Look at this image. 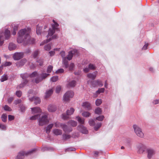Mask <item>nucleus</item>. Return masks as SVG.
I'll return each instance as SVG.
<instances>
[{
	"label": "nucleus",
	"instance_id": "obj_1",
	"mask_svg": "<svg viewBox=\"0 0 159 159\" xmlns=\"http://www.w3.org/2000/svg\"><path fill=\"white\" fill-rule=\"evenodd\" d=\"M49 75L50 74L48 73H46L43 72L40 74H38L35 71L33 72L30 75L26 73L21 74L20 75V77L23 79V82L22 84H20L19 87L20 88L23 87L28 83V80L30 78L36 77L35 80V82L36 83L38 84L43 80L46 79Z\"/></svg>",
	"mask_w": 159,
	"mask_h": 159
},
{
	"label": "nucleus",
	"instance_id": "obj_2",
	"mask_svg": "<svg viewBox=\"0 0 159 159\" xmlns=\"http://www.w3.org/2000/svg\"><path fill=\"white\" fill-rule=\"evenodd\" d=\"M30 30L28 29L20 30L18 33L19 36L17 38V42L20 43H23L25 45L33 44L34 42V39L33 38H30Z\"/></svg>",
	"mask_w": 159,
	"mask_h": 159
},
{
	"label": "nucleus",
	"instance_id": "obj_3",
	"mask_svg": "<svg viewBox=\"0 0 159 159\" xmlns=\"http://www.w3.org/2000/svg\"><path fill=\"white\" fill-rule=\"evenodd\" d=\"M48 114L45 113L41 115H40L39 120V125L42 126L48 123L49 120L48 117Z\"/></svg>",
	"mask_w": 159,
	"mask_h": 159
},
{
	"label": "nucleus",
	"instance_id": "obj_4",
	"mask_svg": "<svg viewBox=\"0 0 159 159\" xmlns=\"http://www.w3.org/2000/svg\"><path fill=\"white\" fill-rule=\"evenodd\" d=\"M53 24L52 25V28H50L48 32V34L47 35L48 38L49 36H52L55 33V31H58L59 30L58 28L59 25L58 24L55 22L54 20H53Z\"/></svg>",
	"mask_w": 159,
	"mask_h": 159
},
{
	"label": "nucleus",
	"instance_id": "obj_5",
	"mask_svg": "<svg viewBox=\"0 0 159 159\" xmlns=\"http://www.w3.org/2000/svg\"><path fill=\"white\" fill-rule=\"evenodd\" d=\"M133 128L136 135L140 138H144V135L142 129L136 125H134Z\"/></svg>",
	"mask_w": 159,
	"mask_h": 159
},
{
	"label": "nucleus",
	"instance_id": "obj_6",
	"mask_svg": "<svg viewBox=\"0 0 159 159\" xmlns=\"http://www.w3.org/2000/svg\"><path fill=\"white\" fill-rule=\"evenodd\" d=\"M35 150V149H32L28 152H20L17 155L16 159H23L24 158L25 155H27L31 154Z\"/></svg>",
	"mask_w": 159,
	"mask_h": 159
},
{
	"label": "nucleus",
	"instance_id": "obj_7",
	"mask_svg": "<svg viewBox=\"0 0 159 159\" xmlns=\"http://www.w3.org/2000/svg\"><path fill=\"white\" fill-rule=\"evenodd\" d=\"M137 147L138 149V152L140 154H143L147 149L146 146L142 143L138 144Z\"/></svg>",
	"mask_w": 159,
	"mask_h": 159
},
{
	"label": "nucleus",
	"instance_id": "obj_8",
	"mask_svg": "<svg viewBox=\"0 0 159 159\" xmlns=\"http://www.w3.org/2000/svg\"><path fill=\"white\" fill-rule=\"evenodd\" d=\"M74 95V93L72 91H68L64 95L63 99L66 101H68L70 98L73 97Z\"/></svg>",
	"mask_w": 159,
	"mask_h": 159
},
{
	"label": "nucleus",
	"instance_id": "obj_9",
	"mask_svg": "<svg viewBox=\"0 0 159 159\" xmlns=\"http://www.w3.org/2000/svg\"><path fill=\"white\" fill-rule=\"evenodd\" d=\"M74 109L73 108H70V109H68L66 111V114H63L62 115V118L64 120H67L69 118L68 116L72 114L74 111Z\"/></svg>",
	"mask_w": 159,
	"mask_h": 159
},
{
	"label": "nucleus",
	"instance_id": "obj_10",
	"mask_svg": "<svg viewBox=\"0 0 159 159\" xmlns=\"http://www.w3.org/2000/svg\"><path fill=\"white\" fill-rule=\"evenodd\" d=\"M147 157L149 159H151L152 156L156 153L155 150L152 148H148L147 150Z\"/></svg>",
	"mask_w": 159,
	"mask_h": 159
},
{
	"label": "nucleus",
	"instance_id": "obj_11",
	"mask_svg": "<svg viewBox=\"0 0 159 159\" xmlns=\"http://www.w3.org/2000/svg\"><path fill=\"white\" fill-rule=\"evenodd\" d=\"M23 52H16L14 54L13 58L15 60H18L22 58L23 57Z\"/></svg>",
	"mask_w": 159,
	"mask_h": 159
},
{
	"label": "nucleus",
	"instance_id": "obj_12",
	"mask_svg": "<svg viewBox=\"0 0 159 159\" xmlns=\"http://www.w3.org/2000/svg\"><path fill=\"white\" fill-rule=\"evenodd\" d=\"M78 130L80 131L83 134H87L88 132L86 128L84 127L83 125H80L77 127Z\"/></svg>",
	"mask_w": 159,
	"mask_h": 159
},
{
	"label": "nucleus",
	"instance_id": "obj_13",
	"mask_svg": "<svg viewBox=\"0 0 159 159\" xmlns=\"http://www.w3.org/2000/svg\"><path fill=\"white\" fill-rule=\"evenodd\" d=\"M82 106L86 110H89L91 109L90 103L87 102H83Z\"/></svg>",
	"mask_w": 159,
	"mask_h": 159
},
{
	"label": "nucleus",
	"instance_id": "obj_14",
	"mask_svg": "<svg viewBox=\"0 0 159 159\" xmlns=\"http://www.w3.org/2000/svg\"><path fill=\"white\" fill-rule=\"evenodd\" d=\"M29 100L30 102L34 101V103L36 105L40 103L41 102L40 98L35 97H33L32 98L29 97Z\"/></svg>",
	"mask_w": 159,
	"mask_h": 159
},
{
	"label": "nucleus",
	"instance_id": "obj_15",
	"mask_svg": "<svg viewBox=\"0 0 159 159\" xmlns=\"http://www.w3.org/2000/svg\"><path fill=\"white\" fill-rule=\"evenodd\" d=\"M32 113L33 114H39L41 112V110L39 107H34L31 108Z\"/></svg>",
	"mask_w": 159,
	"mask_h": 159
},
{
	"label": "nucleus",
	"instance_id": "obj_16",
	"mask_svg": "<svg viewBox=\"0 0 159 159\" xmlns=\"http://www.w3.org/2000/svg\"><path fill=\"white\" fill-rule=\"evenodd\" d=\"M62 128L66 133H68L72 131V129L71 127H70L64 124Z\"/></svg>",
	"mask_w": 159,
	"mask_h": 159
},
{
	"label": "nucleus",
	"instance_id": "obj_17",
	"mask_svg": "<svg viewBox=\"0 0 159 159\" xmlns=\"http://www.w3.org/2000/svg\"><path fill=\"white\" fill-rule=\"evenodd\" d=\"M92 85L94 87H95L98 85L100 87H102L103 85V83H102V81L99 80H97L93 81L92 82Z\"/></svg>",
	"mask_w": 159,
	"mask_h": 159
},
{
	"label": "nucleus",
	"instance_id": "obj_18",
	"mask_svg": "<svg viewBox=\"0 0 159 159\" xmlns=\"http://www.w3.org/2000/svg\"><path fill=\"white\" fill-rule=\"evenodd\" d=\"M52 132L54 135L57 136L61 135L62 133V130L58 129H53Z\"/></svg>",
	"mask_w": 159,
	"mask_h": 159
},
{
	"label": "nucleus",
	"instance_id": "obj_19",
	"mask_svg": "<svg viewBox=\"0 0 159 159\" xmlns=\"http://www.w3.org/2000/svg\"><path fill=\"white\" fill-rule=\"evenodd\" d=\"M57 35L56 34H55L52 36L51 38L50 37L48 39H47L46 40H44L43 42H42L40 44V45H43L45 43H46L49 42L50 41L52 40V39H56L57 38Z\"/></svg>",
	"mask_w": 159,
	"mask_h": 159
},
{
	"label": "nucleus",
	"instance_id": "obj_20",
	"mask_svg": "<svg viewBox=\"0 0 159 159\" xmlns=\"http://www.w3.org/2000/svg\"><path fill=\"white\" fill-rule=\"evenodd\" d=\"M26 61V59H23L20 61L17 62L16 63V65L17 67H19L24 65Z\"/></svg>",
	"mask_w": 159,
	"mask_h": 159
},
{
	"label": "nucleus",
	"instance_id": "obj_21",
	"mask_svg": "<svg viewBox=\"0 0 159 159\" xmlns=\"http://www.w3.org/2000/svg\"><path fill=\"white\" fill-rule=\"evenodd\" d=\"M56 110V107L55 106L52 105H50L48 107V110L50 112L55 111Z\"/></svg>",
	"mask_w": 159,
	"mask_h": 159
},
{
	"label": "nucleus",
	"instance_id": "obj_22",
	"mask_svg": "<svg viewBox=\"0 0 159 159\" xmlns=\"http://www.w3.org/2000/svg\"><path fill=\"white\" fill-rule=\"evenodd\" d=\"M5 35V38L6 39H8L10 36V31L6 29L4 33Z\"/></svg>",
	"mask_w": 159,
	"mask_h": 159
},
{
	"label": "nucleus",
	"instance_id": "obj_23",
	"mask_svg": "<svg viewBox=\"0 0 159 159\" xmlns=\"http://www.w3.org/2000/svg\"><path fill=\"white\" fill-rule=\"evenodd\" d=\"M53 91L52 89H51L46 91L45 96V98H47L49 97L52 93Z\"/></svg>",
	"mask_w": 159,
	"mask_h": 159
},
{
	"label": "nucleus",
	"instance_id": "obj_24",
	"mask_svg": "<svg viewBox=\"0 0 159 159\" xmlns=\"http://www.w3.org/2000/svg\"><path fill=\"white\" fill-rule=\"evenodd\" d=\"M75 51H70L69 52L68 55H67V57H66L68 60L70 61L71 59L73 56V55L75 53Z\"/></svg>",
	"mask_w": 159,
	"mask_h": 159
},
{
	"label": "nucleus",
	"instance_id": "obj_25",
	"mask_svg": "<svg viewBox=\"0 0 159 159\" xmlns=\"http://www.w3.org/2000/svg\"><path fill=\"white\" fill-rule=\"evenodd\" d=\"M16 48V46L15 44L12 43H9L8 46V48L10 50H14Z\"/></svg>",
	"mask_w": 159,
	"mask_h": 159
},
{
	"label": "nucleus",
	"instance_id": "obj_26",
	"mask_svg": "<svg viewBox=\"0 0 159 159\" xmlns=\"http://www.w3.org/2000/svg\"><path fill=\"white\" fill-rule=\"evenodd\" d=\"M12 27L13 28L12 31V34L13 35H15L16 34V31L18 30V25H15L14 24H13L12 25Z\"/></svg>",
	"mask_w": 159,
	"mask_h": 159
},
{
	"label": "nucleus",
	"instance_id": "obj_27",
	"mask_svg": "<svg viewBox=\"0 0 159 159\" xmlns=\"http://www.w3.org/2000/svg\"><path fill=\"white\" fill-rule=\"evenodd\" d=\"M53 126V124H51L47 126L46 129V131L47 134H49L50 131V129L52 128Z\"/></svg>",
	"mask_w": 159,
	"mask_h": 159
},
{
	"label": "nucleus",
	"instance_id": "obj_28",
	"mask_svg": "<svg viewBox=\"0 0 159 159\" xmlns=\"http://www.w3.org/2000/svg\"><path fill=\"white\" fill-rule=\"evenodd\" d=\"M34 115L32 116L30 118V119L32 120H35L37 119H39L40 116V115L39 114H34Z\"/></svg>",
	"mask_w": 159,
	"mask_h": 159
},
{
	"label": "nucleus",
	"instance_id": "obj_29",
	"mask_svg": "<svg viewBox=\"0 0 159 159\" xmlns=\"http://www.w3.org/2000/svg\"><path fill=\"white\" fill-rule=\"evenodd\" d=\"M87 77L92 80H94L96 77V74L94 72L93 73H89L87 75Z\"/></svg>",
	"mask_w": 159,
	"mask_h": 159
},
{
	"label": "nucleus",
	"instance_id": "obj_30",
	"mask_svg": "<svg viewBox=\"0 0 159 159\" xmlns=\"http://www.w3.org/2000/svg\"><path fill=\"white\" fill-rule=\"evenodd\" d=\"M42 29V26H39L38 25L37 26L36 33L38 35H40L41 34Z\"/></svg>",
	"mask_w": 159,
	"mask_h": 159
},
{
	"label": "nucleus",
	"instance_id": "obj_31",
	"mask_svg": "<svg viewBox=\"0 0 159 159\" xmlns=\"http://www.w3.org/2000/svg\"><path fill=\"white\" fill-rule=\"evenodd\" d=\"M76 119L79 123L81 124H84L85 120L84 118H81L80 117L78 116L76 117Z\"/></svg>",
	"mask_w": 159,
	"mask_h": 159
},
{
	"label": "nucleus",
	"instance_id": "obj_32",
	"mask_svg": "<svg viewBox=\"0 0 159 159\" xmlns=\"http://www.w3.org/2000/svg\"><path fill=\"white\" fill-rule=\"evenodd\" d=\"M76 85V81L72 80L67 85L68 87H74Z\"/></svg>",
	"mask_w": 159,
	"mask_h": 159
},
{
	"label": "nucleus",
	"instance_id": "obj_33",
	"mask_svg": "<svg viewBox=\"0 0 159 159\" xmlns=\"http://www.w3.org/2000/svg\"><path fill=\"white\" fill-rule=\"evenodd\" d=\"M67 58L66 57L62 59L63 63L66 68H67L69 67L68 64V61H67Z\"/></svg>",
	"mask_w": 159,
	"mask_h": 159
},
{
	"label": "nucleus",
	"instance_id": "obj_34",
	"mask_svg": "<svg viewBox=\"0 0 159 159\" xmlns=\"http://www.w3.org/2000/svg\"><path fill=\"white\" fill-rule=\"evenodd\" d=\"M68 124L69 125L74 127L76 126L77 123L76 122L73 120H71L68 122Z\"/></svg>",
	"mask_w": 159,
	"mask_h": 159
},
{
	"label": "nucleus",
	"instance_id": "obj_35",
	"mask_svg": "<svg viewBox=\"0 0 159 159\" xmlns=\"http://www.w3.org/2000/svg\"><path fill=\"white\" fill-rule=\"evenodd\" d=\"M82 115L84 117H88L90 116L91 114L88 111H84L82 114Z\"/></svg>",
	"mask_w": 159,
	"mask_h": 159
},
{
	"label": "nucleus",
	"instance_id": "obj_36",
	"mask_svg": "<svg viewBox=\"0 0 159 159\" xmlns=\"http://www.w3.org/2000/svg\"><path fill=\"white\" fill-rule=\"evenodd\" d=\"M4 34L2 33L0 35V46L2 45L4 41V38L3 36Z\"/></svg>",
	"mask_w": 159,
	"mask_h": 159
},
{
	"label": "nucleus",
	"instance_id": "obj_37",
	"mask_svg": "<svg viewBox=\"0 0 159 159\" xmlns=\"http://www.w3.org/2000/svg\"><path fill=\"white\" fill-rule=\"evenodd\" d=\"M95 113L98 115L101 114L102 113L101 109L99 107L95 109Z\"/></svg>",
	"mask_w": 159,
	"mask_h": 159
},
{
	"label": "nucleus",
	"instance_id": "obj_38",
	"mask_svg": "<svg viewBox=\"0 0 159 159\" xmlns=\"http://www.w3.org/2000/svg\"><path fill=\"white\" fill-rule=\"evenodd\" d=\"M55 127L56 128H62L64 124H61L60 122H57L54 123Z\"/></svg>",
	"mask_w": 159,
	"mask_h": 159
},
{
	"label": "nucleus",
	"instance_id": "obj_39",
	"mask_svg": "<svg viewBox=\"0 0 159 159\" xmlns=\"http://www.w3.org/2000/svg\"><path fill=\"white\" fill-rule=\"evenodd\" d=\"M63 139L66 140L69 139L70 138V136L69 134H64L63 135Z\"/></svg>",
	"mask_w": 159,
	"mask_h": 159
},
{
	"label": "nucleus",
	"instance_id": "obj_40",
	"mask_svg": "<svg viewBox=\"0 0 159 159\" xmlns=\"http://www.w3.org/2000/svg\"><path fill=\"white\" fill-rule=\"evenodd\" d=\"M2 120L4 122H6L7 121V115L5 114H3L1 116Z\"/></svg>",
	"mask_w": 159,
	"mask_h": 159
},
{
	"label": "nucleus",
	"instance_id": "obj_41",
	"mask_svg": "<svg viewBox=\"0 0 159 159\" xmlns=\"http://www.w3.org/2000/svg\"><path fill=\"white\" fill-rule=\"evenodd\" d=\"M53 69V66H52L50 65L49 66L47 69V72L48 73H51L52 70Z\"/></svg>",
	"mask_w": 159,
	"mask_h": 159
},
{
	"label": "nucleus",
	"instance_id": "obj_42",
	"mask_svg": "<svg viewBox=\"0 0 159 159\" xmlns=\"http://www.w3.org/2000/svg\"><path fill=\"white\" fill-rule=\"evenodd\" d=\"M45 50L46 51H49L51 48V46L50 44H48L45 45L44 47Z\"/></svg>",
	"mask_w": 159,
	"mask_h": 159
},
{
	"label": "nucleus",
	"instance_id": "obj_43",
	"mask_svg": "<svg viewBox=\"0 0 159 159\" xmlns=\"http://www.w3.org/2000/svg\"><path fill=\"white\" fill-rule=\"evenodd\" d=\"M37 62L39 64L40 66H42L43 62V60L42 58H39L37 59Z\"/></svg>",
	"mask_w": 159,
	"mask_h": 159
},
{
	"label": "nucleus",
	"instance_id": "obj_44",
	"mask_svg": "<svg viewBox=\"0 0 159 159\" xmlns=\"http://www.w3.org/2000/svg\"><path fill=\"white\" fill-rule=\"evenodd\" d=\"M58 80V76H54L51 78V80L53 82H55Z\"/></svg>",
	"mask_w": 159,
	"mask_h": 159
},
{
	"label": "nucleus",
	"instance_id": "obj_45",
	"mask_svg": "<svg viewBox=\"0 0 159 159\" xmlns=\"http://www.w3.org/2000/svg\"><path fill=\"white\" fill-rule=\"evenodd\" d=\"M89 125L91 126H93L94 125L95 122L92 119H90L89 120Z\"/></svg>",
	"mask_w": 159,
	"mask_h": 159
},
{
	"label": "nucleus",
	"instance_id": "obj_46",
	"mask_svg": "<svg viewBox=\"0 0 159 159\" xmlns=\"http://www.w3.org/2000/svg\"><path fill=\"white\" fill-rule=\"evenodd\" d=\"M105 91V89L103 88H100L98 90H97L96 93L98 94H99L100 93H103Z\"/></svg>",
	"mask_w": 159,
	"mask_h": 159
},
{
	"label": "nucleus",
	"instance_id": "obj_47",
	"mask_svg": "<svg viewBox=\"0 0 159 159\" xmlns=\"http://www.w3.org/2000/svg\"><path fill=\"white\" fill-rule=\"evenodd\" d=\"M101 123H100L97 124L94 127V129L97 131V130L101 126Z\"/></svg>",
	"mask_w": 159,
	"mask_h": 159
},
{
	"label": "nucleus",
	"instance_id": "obj_48",
	"mask_svg": "<svg viewBox=\"0 0 159 159\" xmlns=\"http://www.w3.org/2000/svg\"><path fill=\"white\" fill-rule=\"evenodd\" d=\"M7 76L6 75H4L2 77L1 79V82H3L7 79Z\"/></svg>",
	"mask_w": 159,
	"mask_h": 159
},
{
	"label": "nucleus",
	"instance_id": "obj_49",
	"mask_svg": "<svg viewBox=\"0 0 159 159\" xmlns=\"http://www.w3.org/2000/svg\"><path fill=\"white\" fill-rule=\"evenodd\" d=\"M102 102V101L101 99H97L96 101V104L97 106L100 105Z\"/></svg>",
	"mask_w": 159,
	"mask_h": 159
},
{
	"label": "nucleus",
	"instance_id": "obj_50",
	"mask_svg": "<svg viewBox=\"0 0 159 159\" xmlns=\"http://www.w3.org/2000/svg\"><path fill=\"white\" fill-rule=\"evenodd\" d=\"M104 118L103 116H101L96 117V119L99 121H102Z\"/></svg>",
	"mask_w": 159,
	"mask_h": 159
},
{
	"label": "nucleus",
	"instance_id": "obj_51",
	"mask_svg": "<svg viewBox=\"0 0 159 159\" xmlns=\"http://www.w3.org/2000/svg\"><path fill=\"white\" fill-rule=\"evenodd\" d=\"M16 95L18 97H20L22 95V92L20 91H18L16 92Z\"/></svg>",
	"mask_w": 159,
	"mask_h": 159
},
{
	"label": "nucleus",
	"instance_id": "obj_52",
	"mask_svg": "<svg viewBox=\"0 0 159 159\" xmlns=\"http://www.w3.org/2000/svg\"><path fill=\"white\" fill-rule=\"evenodd\" d=\"M39 51L38 50H36L35 51H34V52L33 53V57H34V58H35L38 55V54H39Z\"/></svg>",
	"mask_w": 159,
	"mask_h": 159
},
{
	"label": "nucleus",
	"instance_id": "obj_53",
	"mask_svg": "<svg viewBox=\"0 0 159 159\" xmlns=\"http://www.w3.org/2000/svg\"><path fill=\"white\" fill-rule=\"evenodd\" d=\"M61 89V87L60 86H57L56 89V92L57 93H58L60 92Z\"/></svg>",
	"mask_w": 159,
	"mask_h": 159
},
{
	"label": "nucleus",
	"instance_id": "obj_54",
	"mask_svg": "<svg viewBox=\"0 0 159 159\" xmlns=\"http://www.w3.org/2000/svg\"><path fill=\"white\" fill-rule=\"evenodd\" d=\"M89 67L90 70H94L95 69L94 65L91 64H90L89 65Z\"/></svg>",
	"mask_w": 159,
	"mask_h": 159
},
{
	"label": "nucleus",
	"instance_id": "obj_55",
	"mask_svg": "<svg viewBox=\"0 0 159 159\" xmlns=\"http://www.w3.org/2000/svg\"><path fill=\"white\" fill-rule=\"evenodd\" d=\"M4 109L6 111H10L11 110V108L7 105H5L4 107Z\"/></svg>",
	"mask_w": 159,
	"mask_h": 159
},
{
	"label": "nucleus",
	"instance_id": "obj_56",
	"mask_svg": "<svg viewBox=\"0 0 159 159\" xmlns=\"http://www.w3.org/2000/svg\"><path fill=\"white\" fill-rule=\"evenodd\" d=\"M0 128L2 130H6V126L3 124L0 123Z\"/></svg>",
	"mask_w": 159,
	"mask_h": 159
},
{
	"label": "nucleus",
	"instance_id": "obj_57",
	"mask_svg": "<svg viewBox=\"0 0 159 159\" xmlns=\"http://www.w3.org/2000/svg\"><path fill=\"white\" fill-rule=\"evenodd\" d=\"M64 70L63 69H60L56 71V73L57 74L61 73L64 72Z\"/></svg>",
	"mask_w": 159,
	"mask_h": 159
},
{
	"label": "nucleus",
	"instance_id": "obj_58",
	"mask_svg": "<svg viewBox=\"0 0 159 159\" xmlns=\"http://www.w3.org/2000/svg\"><path fill=\"white\" fill-rule=\"evenodd\" d=\"M20 108L21 111L22 112L24 111L25 109V107L23 105H20Z\"/></svg>",
	"mask_w": 159,
	"mask_h": 159
},
{
	"label": "nucleus",
	"instance_id": "obj_59",
	"mask_svg": "<svg viewBox=\"0 0 159 159\" xmlns=\"http://www.w3.org/2000/svg\"><path fill=\"white\" fill-rule=\"evenodd\" d=\"M60 54L62 58V59H63V58H66V57H65V52L63 51L61 52H60Z\"/></svg>",
	"mask_w": 159,
	"mask_h": 159
},
{
	"label": "nucleus",
	"instance_id": "obj_60",
	"mask_svg": "<svg viewBox=\"0 0 159 159\" xmlns=\"http://www.w3.org/2000/svg\"><path fill=\"white\" fill-rule=\"evenodd\" d=\"M74 67V65L73 63H71L70 64L69 67V69L70 70H72Z\"/></svg>",
	"mask_w": 159,
	"mask_h": 159
},
{
	"label": "nucleus",
	"instance_id": "obj_61",
	"mask_svg": "<svg viewBox=\"0 0 159 159\" xmlns=\"http://www.w3.org/2000/svg\"><path fill=\"white\" fill-rule=\"evenodd\" d=\"M14 119V116H13L9 115H8V120L10 121L13 120Z\"/></svg>",
	"mask_w": 159,
	"mask_h": 159
},
{
	"label": "nucleus",
	"instance_id": "obj_62",
	"mask_svg": "<svg viewBox=\"0 0 159 159\" xmlns=\"http://www.w3.org/2000/svg\"><path fill=\"white\" fill-rule=\"evenodd\" d=\"M21 102V101L20 99H18L17 100H15L14 102V103L16 104H17L20 103Z\"/></svg>",
	"mask_w": 159,
	"mask_h": 159
},
{
	"label": "nucleus",
	"instance_id": "obj_63",
	"mask_svg": "<svg viewBox=\"0 0 159 159\" xmlns=\"http://www.w3.org/2000/svg\"><path fill=\"white\" fill-rule=\"evenodd\" d=\"M11 64V63L10 62H6L4 64V66H10Z\"/></svg>",
	"mask_w": 159,
	"mask_h": 159
},
{
	"label": "nucleus",
	"instance_id": "obj_64",
	"mask_svg": "<svg viewBox=\"0 0 159 159\" xmlns=\"http://www.w3.org/2000/svg\"><path fill=\"white\" fill-rule=\"evenodd\" d=\"M67 150L68 151H74L75 150V148H69L67 149Z\"/></svg>",
	"mask_w": 159,
	"mask_h": 159
}]
</instances>
